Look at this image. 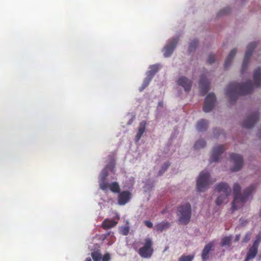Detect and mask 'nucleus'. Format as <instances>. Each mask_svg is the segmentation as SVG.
I'll use <instances>...</instances> for the list:
<instances>
[{
    "label": "nucleus",
    "mask_w": 261,
    "mask_h": 261,
    "mask_svg": "<svg viewBox=\"0 0 261 261\" xmlns=\"http://www.w3.org/2000/svg\"><path fill=\"white\" fill-rule=\"evenodd\" d=\"M177 216L179 222L181 224L186 225L190 222L191 217V206L186 203L178 207Z\"/></svg>",
    "instance_id": "5"
},
{
    "label": "nucleus",
    "mask_w": 261,
    "mask_h": 261,
    "mask_svg": "<svg viewBox=\"0 0 261 261\" xmlns=\"http://www.w3.org/2000/svg\"><path fill=\"white\" fill-rule=\"evenodd\" d=\"M251 233L249 232H247L243 238L242 242L245 243L248 242L251 239Z\"/></svg>",
    "instance_id": "33"
},
{
    "label": "nucleus",
    "mask_w": 261,
    "mask_h": 261,
    "mask_svg": "<svg viewBox=\"0 0 261 261\" xmlns=\"http://www.w3.org/2000/svg\"><path fill=\"white\" fill-rule=\"evenodd\" d=\"M198 42L197 40H196V39H194L190 43V44H189V48H188L189 52L191 53V52H192L193 51L195 50V49H196V48L198 45Z\"/></svg>",
    "instance_id": "29"
},
{
    "label": "nucleus",
    "mask_w": 261,
    "mask_h": 261,
    "mask_svg": "<svg viewBox=\"0 0 261 261\" xmlns=\"http://www.w3.org/2000/svg\"><path fill=\"white\" fill-rule=\"evenodd\" d=\"M231 236L223 238L221 240V246L222 247L225 246H229L231 244Z\"/></svg>",
    "instance_id": "27"
},
{
    "label": "nucleus",
    "mask_w": 261,
    "mask_h": 261,
    "mask_svg": "<svg viewBox=\"0 0 261 261\" xmlns=\"http://www.w3.org/2000/svg\"><path fill=\"white\" fill-rule=\"evenodd\" d=\"M215 190L219 193H223L219 196L216 200V203L220 205L224 202H227V198L231 194V189L225 182H221L217 184Z\"/></svg>",
    "instance_id": "4"
},
{
    "label": "nucleus",
    "mask_w": 261,
    "mask_h": 261,
    "mask_svg": "<svg viewBox=\"0 0 261 261\" xmlns=\"http://www.w3.org/2000/svg\"><path fill=\"white\" fill-rule=\"evenodd\" d=\"M133 248L142 258H150L153 253V242L150 238H146L144 243L140 242H135Z\"/></svg>",
    "instance_id": "3"
},
{
    "label": "nucleus",
    "mask_w": 261,
    "mask_h": 261,
    "mask_svg": "<svg viewBox=\"0 0 261 261\" xmlns=\"http://www.w3.org/2000/svg\"><path fill=\"white\" fill-rule=\"evenodd\" d=\"M111 259L110 255L109 253H106L102 257L101 256L102 261H109Z\"/></svg>",
    "instance_id": "37"
},
{
    "label": "nucleus",
    "mask_w": 261,
    "mask_h": 261,
    "mask_svg": "<svg viewBox=\"0 0 261 261\" xmlns=\"http://www.w3.org/2000/svg\"><path fill=\"white\" fill-rule=\"evenodd\" d=\"M128 229H126V230H124V232H123V234L124 235H127V233H128Z\"/></svg>",
    "instance_id": "40"
},
{
    "label": "nucleus",
    "mask_w": 261,
    "mask_h": 261,
    "mask_svg": "<svg viewBox=\"0 0 261 261\" xmlns=\"http://www.w3.org/2000/svg\"><path fill=\"white\" fill-rule=\"evenodd\" d=\"M210 87V81L204 76L202 75L199 81V88L201 95H205L209 91Z\"/></svg>",
    "instance_id": "14"
},
{
    "label": "nucleus",
    "mask_w": 261,
    "mask_h": 261,
    "mask_svg": "<svg viewBox=\"0 0 261 261\" xmlns=\"http://www.w3.org/2000/svg\"><path fill=\"white\" fill-rule=\"evenodd\" d=\"M170 226V223L167 221H162L155 225V228L156 231L162 232L163 230L169 228Z\"/></svg>",
    "instance_id": "24"
},
{
    "label": "nucleus",
    "mask_w": 261,
    "mask_h": 261,
    "mask_svg": "<svg viewBox=\"0 0 261 261\" xmlns=\"http://www.w3.org/2000/svg\"><path fill=\"white\" fill-rule=\"evenodd\" d=\"M206 145V142L203 139H199L194 144L195 149L203 148Z\"/></svg>",
    "instance_id": "28"
},
{
    "label": "nucleus",
    "mask_w": 261,
    "mask_h": 261,
    "mask_svg": "<svg viewBox=\"0 0 261 261\" xmlns=\"http://www.w3.org/2000/svg\"><path fill=\"white\" fill-rule=\"evenodd\" d=\"M215 179L211 181L210 178V173L207 171H203L200 172L197 180V189L199 192H203L207 188L209 185L215 182Z\"/></svg>",
    "instance_id": "6"
},
{
    "label": "nucleus",
    "mask_w": 261,
    "mask_h": 261,
    "mask_svg": "<svg viewBox=\"0 0 261 261\" xmlns=\"http://www.w3.org/2000/svg\"><path fill=\"white\" fill-rule=\"evenodd\" d=\"M85 261H92V260L90 257H87L86 258Z\"/></svg>",
    "instance_id": "41"
},
{
    "label": "nucleus",
    "mask_w": 261,
    "mask_h": 261,
    "mask_svg": "<svg viewBox=\"0 0 261 261\" xmlns=\"http://www.w3.org/2000/svg\"><path fill=\"white\" fill-rule=\"evenodd\" d=\"M260 241H261V234H258V235L256 236V239L254 240V241L253 242V244L258 247Z\"/></svg>",
    "instance_id": "34"
},
{
    "label": "nucleus",
    "mask_w": 261,
    "mask_h": 261,
    "mask_svg": "<svg viewBox=\"0 0 261 261\" xmlns=\"http://www.w3.org/2000/svg\"><path fill=\"white\" fill-rule=\"evenodd\" d=\"M207 127V121L204 119L199 120L196 125V128L200 132L205 131Z\"/></svg>",
    "instance_id": "25"
},
{
    "label": "nucleus",
    "mask_w": 261,
    "mask_h": 261,
    "mask_svg": "<svg viewBox=\"0 0 261 261\" xmlns=\"http://www.w3.org/2000/svg\"><path fill=\"white\" fill-rule=\"evenodd\" d=\"M194 256L192 255H182L178 259V261H192Z\"/></svg>",
    "instance_id": "31"
},
{
    "label": "nucleus",
    "mask_w": 261,
    "mask_h": 261,
    "mask_svg": "<svg viewBox=\"0 0 261 261\" xmlns=\"http://www.w3.org/2000/svg\"><path fill=\"white\" fill-rule=\"evenodd\" d=\"M99 186L100 189L104 191L109 189L114 193H119L120 192L119 185L117 182L109 184L107 182L101 181L99 183Z\"/></svg>",
    "instance_id": "13"
},
{
    "label": "nucleus",
    "mask_w": 261,
    "mask_h": 261,
    "mask_svg": "<svg viewBox=\"0 0 261 261\" xmlns=\"http://www.w3.org/2000/svg\"><path fill=\"white\" fill-rule=\"evenodd\" d=\"M240 239V234H237L235 237V239H234V242H237L239 241Z\"/></svg>",
    "instance_id": "39"
},
{
    "label": "nucleus",
    "mask_w": 261,
    "mask_h": 261,
    "mask_svg": "<svg viewBox=\"0 0 261 261\" xmlns=\"http://www.w3.org/2000/svg\"><path fill=\"white\" fill-rule=\"evenodd\" d=\"M230 160L234 164V166L231 169V171L237 172L242 168L243 159L241 155L232 153L230 154Z\"/></svg>",
    "instance_id": "11"
},
{
    "label": "nucleus",
    "mask_w": 261,
    "mask_h": 261,
    "mask_svg": "<svg viewBox=\"0 0 261 261\" xmlns=\"http://www.w3.org/2000/svg\"><path fill=\"white\" fill-rule=\"evenodd\" d=\"M160 66L159 64L151 65L150 70L147 73V77L145 79L143 83L140 88V91L144 90L149 85L154 74L159 71Z\"/></svg>",
    "instance_id": "8"
},
{
    "label": "nucleus",
    "mask_w": 261,
    "mask_h": 261,
    "mask_svg": "<svg viewBox=\"0 0 261 261\" xmlns=\"http://www.w3.org/2000/svg\"><path fill=\"white\" fill-rule=\"evenodd\" d=\"M170 164L169 162H166L164 164L163 166L162 167V169L159 171V174L161 175L163 174L167 169L170 166Z\"/></svg>",
    "instance_id": "32"
},
{
    "label": "nucleus",
    "mask_w": 261,
    "mask_h": 261,
    "mask_svg": "<svg viewBox=\"0 0 261 261\" xmlns=\"http://www.w3.org/2000/svg\"><path fill=\"white\" fill-rule=\"evenodd\" d=\"M179 40L178 37H175L170 40L168 44L163 49V54L165 57H169L173 53Z\"/></svg>",
    "instance_id": "10"
},
{
    "label": "nucleus",
    "mask_w": 261,
    "mask_h": 261,
    "mask_svg": "<svg viewBox=\"0 0 261 261\" xmlns=\"http://www.w3.org/2000/svg\"><path fill=\"white\" fill-rule=\"evenodd\" d=\"M214 246V243L213 242H209L204 247L202 252V258L203 260H206L209 254L210 251L212 250V247Z\"/></svg>",
    "instance_id": "19"
},
{
    "label": "nucleus",
    "mask_w": 261,
    "mask_h": 261,
    "mask_svg": "<svg viewBox=\"0 0 261 261\" xmlns=\"http://www.w3.org/2000/svg\"><path fill=\"white\" fill-rule=\"evenodd\" d=\"M253 80L256 87L261 85V68H257L253 73Z\"/></svg>",
    "instance_id": "21"
},
{
    "label": "nucleus",
    "mask_w": 261,
    "mask_h": 261,
    "mask_svg": "<svg viewBox=\"0 0 261 261\" xmlns=\"http://www.w3.org/2000/svg\"><path fill=\"white\" fill-rule=\"evenodd\" d=\"M225 148L223 145H218L213 148L211 156V162L218 161L219 156L223 153Z\"/></svg>",
    "instance_id": "15"
},
{
    "label": "nucleus",
    "mask_w": 261,
    "mask_h": 261,
    "mask_svg": "<svg viewBox=\"0 0 261 261\" xmlns=\"http://www.w3.org/2000/svg\"><path fill=\"white\" fill-rule=\"evenodd\" d=\"M237 53V49L234 48L230 51L228 55L226 57L225 63H224V68L225 69L227 68L231 64L232 59L235 56Z\"/></svg>",
    "instance_id": "20"
},
{
    "label": "nucleus",
    "mask_w": 261,
    "mask_h": 261,
    "mask_svg": "<svg viewBox=\"0 0 261 261\" xmlns=\"http://www.w3.org/2000/svg\"><path fill=\"white\" fill-rule=\"evenodd\" d=\"M215 61V57L214 55L210 54L208 56V59L207 60V63L208 64H211L214 63Z\"/></svg>",
    "instance_id": "35"
},
{
    "label": "nucleus",
    "mask_w": 261,
    "mask_h": 261,
    "mask_svg": "<svg viewBox=\"0 0 261 261\" xmlns=\"http://www.w3.org/2000/svg\"><path fill=\"white\" fill-rule=\"evenodd\" d=\"M146 122L144 120L142 121L140 123V126L138 129V133L136 136V141H138L142 137L143 133L146 129Z\"/></svg>",
    "instance_id": "22"
},
{
    "label": "nucleus",
    "mask_w": 261,
    "mask_h": 261,
    "mask_svg": "<svg viewBox=\"0 0 261 261\" xmlns=\"http://www.w3.org/2000/svg\"><path fill=\"white\" fill-rule=\"evenodd\" d=\"M91 255L94 261H101V254L99 250L92 252Z\"/></svg>",
    "instance_id": "26"
},
{
    "label": "nucleus",
    "mask_w": 261,
    "mask_h": 261,
    "mask_svg": "<svg viewBox=\"0 0 261 261\" xmlns=\"http://www.w3.org/2000/svg\"><path fill=\"white\" fill-rule=\"evenodd\" d=\"M118 197V203L119 205H124L131 198V193L128 191H124L119 193Z\"/></svg>",
    "instance_id": "16"
},
{
    "label": "nucleus",
    "mask_w": 261,
    "mask_h": 261,
    "mask_svg": "<svg viewBox=\"0 0 261 261\" xmlns=\"http://www.w3.org/2000/svg\"><path fill=\"white\" fill-rule=\"evenodd\" d=\"M177 84L182 87L186 92H189L191 89L192 81L186 77L181 76L178 79Z\"/></svg>",
    "instance_id": "17"
},
{
    "label": "nucleus",
    "mask_w": 261,
    "mask_h": 261,
    "mask_svg": "<svg viewBox=\"0 0 261 261\" xmlns=\"http://www.w3.org/2000/svg\"><path fill=\"white\" fill-rule=\"evenodd\" d=\"M144 223L145 225L148 228H152L153 226L152 222L149 221H144Z\"/></svg>",
    "instance_id": "38"
},
{
    "label": "nucleus",
    "mask_w": 261,
    "mask_h": 261,
    "mask_svg": "<svg viewBox=\"0 0 261 261\" xmlns=\"http://www.w3.org/2000/svg\"><path fill=\"white\" fill-rule=\"evenodd\" d=\"M216 102V96L213 93L208 94L204 100L203 106V111L205 112H209L214 107Z\"/></svg>",
    "instance_id": "12"
},
{
    "label": "nucleus",
    "mask_w": 261,
    "mask_h": 261,
    "mask_svg": "<svg viewBox=\"0 0 261 261\" xmlns=\"http://www.w3.org/2000/svg\"><path fill=\"white\" fill-rule=\"evenodd\" d=\"M255 187L252 185L246 189L242 194L240 193L241 187L238 183H235L233 187L234 199L232 203L231 208L235 211L243 206L246 202L252 192L254 190Z\"/></svg>",
    "instance_id": "2"
},
{
    "label": "nucleus",
    "mask_w": 261,
    "mask_h": 261,
    "mask_svg": "<svg viewBox=\"0 0 261 261\" xmlns=\"http://www.w3.org/2000/svg\"><path fill=\"white\" fill-rule=\"evenodd\" d=\"M259 137L261 138V133L259 134Z\"/></svg>",
    "instance_id": "42"
},
{
    "label": "nucleus",
    "mask_w": 261,
    "mask_h": 261,
    "mask_svg": "<svg viewBox=\"0 0 261 261\" xmlns=\"http://www.w3.org/2000/svg\"><path fill=\"white\" fill-rule=\"evenodd\" d=\"M101 179H100V182L104 181L106 182V179L107 176H108V171L107 169H104L102 170V171L101 172Z\"/></svg>",
    "instance_id": "30"
},
{
    "label": "nucleus",
    "mask_w": 261,
    "mask_h": 261,
    "mask_svg": "<svg viewBox=\"0 0 261 261\" xmlns=\"http://www.w3.org/2000/svg\"><path fill=\"white\" fill-rule=\"evenodd\" d=\"M259 120V113L258 112L252 113L243 122L242 126L246 128H250L254 126V124Z\"/></svg>",
    "instance_id": "9"
},
{
    "label": "nucleus",
    "mask_w": 261,
    "mask_h": 261,
    "mask_svg": "<svg viewBox=\"0 0 261 261\" xmlns=\"http://www.w3.org/2000/svg\"><path fill=\"white\" fill-rule=\"evenodd\" d=\"M257 44L256 42H253L248 45L242 64V72H244V71L247 69L250 59L252 55L254 49L256 47Z\"/></svg>",
    "instance_id": "7"
},
{
    "label": "nucleus",
    "mask_w": 261,
    "mask_h": 261,
    "mask_svg": "<svg viewBox=\"0 0 261 261\" xmlns=\"http://www.w3.org/2000/svg\"><path fill=\"white\" fill-rule=\"evenodd\" d=\"M258 247L252 244L247 253L244 261H249L253 259L258 252Z\"/></svg>",
    "instance_id": "18"
},
{
    "label": "nucleus",
    "mask_w": 261,
    "mask_h": 261,
    "mask_svg": "<svg viewBox=\"0 0 261 261\" xmlns=\"http://www.w3.org/2000/svg\"><path fill=\"white\" fill-rule=\"evenodd\" d=\"M253 89V85L251 80L245 83H230L226 87L225 94L230 102H236L239 95L250 94Z\"/></svg>",
    "instance_id": "1"
},
{
    "label": "nucleus",
    "mask_w": 261,
    "mask_h": 261,
    "mask_svg": "<svg viewBox=\"0 0 261 261\" xmlns=\"http://www.w3.org/2000/svg\"><path fill=\"white\" fill-rule=\"evenodd\" d=\"M117 224V222L113 220L105 219L102 223V227L105 229H108L114 227Z\"/></svg>",
    "instance_id": "23"
},
{
    "label": "nucleus",
    "mask_w": 261,
    "mask_h": 261,
    "mask_svg": "<svg viewBox=\"0 0 261 261\" xmlns=\"http://www.w3.org/2000/svg\"><path fill=\"white\" fill-rule=\"evenodd\" d=\"M229 12H230V9L229 8H224V9L221 10L219 12V14L218 15L219 16H220L221 15L226 14L228 13Z\"/></svg>",
    "instance_id": "36"
}]
</instances>
